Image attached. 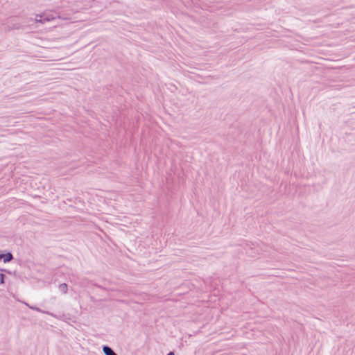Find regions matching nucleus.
<instances>
[{
  "label": "nucleus",
  "instance_id": "1",
  "mask_svg": "<svg viewBox=\"0 0 355 355\" xmlns=\"http://www.w3.org/2000/svg\"><path fill=\"white\" fill-rule=\"evenodd\" d=\"M103 352L105 354V355H116L111 348L107 346H105L103 347Z\"/></svg>",
  "mask_w": 355,
  "mask_h": 355
},
{
  "label": "nucleus",
  "instance_id": "2",
  "mask_svg": "<svg viewBox=\"0 0 355 355\" xmlns=\"http://www.w3.org/2000/svg\"><path fill=\"white\" fill-rule=\"evenodd\" d=\"M2 257H5L4 261L6 262L10 261L12 259V255L10 253H8L6 255H0V259Z\"/></svg>",
  "mask_w": 355,
  "mask_h": 355
},
{
  "label": "nucleus",
  "instance_id": "3",
  "mask_svg": "<svg viewBox=\"0 0 355 355\" xmlns=\"http://www.w3.org/2000/svg\"><path fill=\"white\" fill-rule=\"evenodd\" d=\"M60 290H61L63 293H65L67 292V284H61V285L60 286Z\"/></svg>",
  "mask_w": 355,
  "mask_h": 355
},
{
  "label": "nucleus",
  "instance_id": "4",
  "mask_svg": "<svg viewBox=\"0 0 355 355\" xmlns=\"http://www.w3.org/2000/svg\"><path fill=\"white\" fill-rule=\"evenodd\" d=\"M3 282V275H0V283L2 284Z\"/></svg>",
  "mask_w": 355,
  "mask_h": 355
},
{
  "label": "nucleus",
  "instance_id": "5",
  "mask_svg": "<svg viewBox=\"0 0 355 355\" xmlns=\"http://www.w3.org/2000/svg\"><path fill=\"white\" fill-rule=\"evenodd\" d=\"M167 355H175L173 352H170Z\"/></svg>",
  "mask_w": 355,
  "mask_h": 355
}]
</instances>
